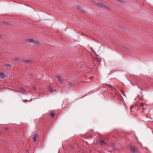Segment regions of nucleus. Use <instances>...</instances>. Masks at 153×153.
I'll return each instance as SVG.
<instances>
[{
    "label": "nucleus",
    "instance_id": "16",
    "mask_svg": "<svg viewBox=\"0 0 153 153\" xmlns=\"http://www.w3.org/2000/svg\"><path fill=\"white\" fill-rule=\"evenodd\" d=\"M27 100H23V101L24 102H27Z\"/></svg>",
    "mask_w": 153,
    "mask_h": 153
},
{
    "label": "nucleus",
    "instance_id": "7",
    "mask_svg": "<svg viewBox=\"0 0 153 153\" xmlns=\"http://www.w3.org/2000/svg\"><path fill=\"white\" fill-rule=\"evenodd\" d=\"M131 150L132 152H134L136 150V149L134 147H131Z\"/></svg>",
    "mask_w": 153,
    "mask_h": 153
},
{
    "label": "nucleus",
    "instance_id": "3",
    "mask_svg": "<svg viewBox=\"0 0 153 153\" xmlns=\"http://www.w3.org/2000/svg\"><path fill=\"white\" fill-rule=\"evenodd\" d=\"M56 77L58 79V81L59 82H60V83H62V81L60 76L59 75H57Z\"/></svg>",
    "mask_w": 153,
    "mask_h": 153
},
{
    "label": "nucleus",
    "instance_id": "6",
    "mask_svg": "<svg viewBox=\"0 0 153 153\" xmlns=\"http://www.w3.org/2000/svg\"><path fill=\"white\" fill-rule=\"evenodd\" d=\"M0 76H1L2 79L3 78L5 77L4 73L1 72H0Z\"/></svg>",
    "mask_w": 153,
    "mask_h": 153
},
{
    "label": "nucleus",
    "instance_id": "15",
    "mask_svg": "<svg viewBox=\"0 0 153 153\" xmlns=\"http://www.w3.org/2000/svg\"><path fill=\"white\" fill-rule=\"evenodd\" d=\"M22 91H23L24 92H26V90L24 89H23L22 90Z\"/></svg>",
    "mask_w": 153,
    "mask_h": 153
},
{
    "label": "nucleus",
    "instance_id": "13",
    "mask_svg": "<svg viewBox=\"0 0 153 153\" xmlns=\"http://www.w3.org/2000/svg\"><path fill=\"white\" fill-rule=\"evenodd\" d=\"M68 85L69 86L71 87L73 85V84L71 83V82H68Z\"/></svg>",
    "mask_w": 153,
    "mask_h": 153
},
{
    "label": "nucleus",
    "instance_id": "18",
    "mask_svg": "<svg viewBox=\"0 0 153 153\" xmlns=\"http://www.w3.org/2000/svg\"><path fill=\"white\" fill-rule=\"evenodd\" d=\"M1 55V54L0 53V56Z\"/></svg>",
    "mask_w": 153,
    "mask_h": 153
},
{
    "label": "nucleus",
    "instance_id": "5",
    "mask_svg": "<svg viewBox=\"0 0 153 153\" xmlns=\"http://www.w3.org/2000/svg\"><path fill=\"white\" fill-rule=\"evenodd\" d=\"M4 66L7 67L8 69L10 68L11 67V65L10 64H4Z\"/></svg>",
    "mask_w": 153,
    "mask_h": 153
},
{
    "label": "nucleus",
    "instance_id": "10",
    "mask_svg": "<svg viewBox=\"0 0 153 153\" xmlns=\"http://www.w3.org/2000/svg\"><path fill=\"white\" fill-rule=\"evenodd\" d=\"M48 89L51 92L53 91V88L51 86H49L48 87Z\"/></svg>",
    "mask_w": 153,
    "mask_h": 153
},
{
    "label": "nucleus",
    "instance_id": "17",
    "mask_svg": "<svg viewBox=\"0 0 153 153\" xmlns=\"http://www.w3.org/2000/svg\"><path fill=\"white\" fill-rule=\"evenodd\" d=\"M1 132L0 131V135H1Z\"/></svg>",
    "mask_w": 153,
    "mask_h": 153
},
{
    "label": "nucleus",
    "instance_id": "12",
    "mask_svg": "<svg viewBox=\"0 0 153 153\" xmlns=\"http://www.w3.org/2000/svg\"><path fill=\"white\" fill-rule=\"evenodd\" d=\"M100 142L102 144H104L105 145H106L107 144L105 143L104 141L101 140L100 141Z\"/></svg>",
    "mask_w": 153,
    "mask_h": 153
},
{
    "label": "nucleus",
    "instance_id": "8",
    "mask_svg": "<svg viewBox=\"0 0 153 153\" xmlns=\"http://www.w3.org/2000/svg\"><path fill=\"white\" fill-rule=\"evenodd\" d=\"M22 61L25 63H29L30 62V60H27L23 59Z\"/></svg>",
    "mask_w": 153,
    "mask_h": 153
},
{
    "label": "nucleus",
    "instance_id": "4",
    "mask_svg": "<svg viewBox=\"0 0 153 153\" xmlns=\"http://www.w3.org/2000/svg\"><path fill=\"white\" fill-rule=\"evenodd\" d=\"M140 109H142L143 110H145V109L146 108L144 105V104L143 103L141 104L140 105Z\"/></svg>",
    "mask_w": 153,
    "mask_h": 153
},
{
    "label": "nucleus",
    "instance_id": "9",
    "mask_svg": "<svg viewBox=\"0 0 153 153\" xmlns=\"http://www.w3.org/2000/svg\"><path fill=\"white\" fill-rule=\"evenodd\" d=\"M50 114L51 117H53L55 116V114L52 112H50Z\"/></svg>",
    "mask_w": 153,
    "mask_h": 153
},
{
    "label": "nucleus",
    "instance_id": "11",
    "mask_svg": "<svg viewBox=\"0 0 153 153\" xmlns=\"http://www.w3.org/2000/svg\"><path fill=\"white\" fill-rule=\"evenodd\" d=\"M108 86V90H110V89L111 88V86L110 85H107Z\"/></svg>",
    "mask_w": 153,
    "mask_h": 153
},
{
    "label": "nucleus",
    "instance_id": "1",
    "mask_svg": "<svg viewBox=\"0 0 153 153\" xmlns=\"http://www.w3.org/2000/svg\"><path fill=\"white\" fill-rule=\"evenodd\" d=\"M27 42L30 43H33L36 45H38L39 43L36 40H34L32 39H28L27 40Z\"/></svg>",
    "mask_w": 153,
    "mask_h": 153
},
{
    "label": "nucleus",
    "instance_id": "14",
    "mask_svg": "<svg viewBox=\"0 0 153 153\" xmlns=\"http://www.w3.org/2000/svg\"><path fill=\"white\" fill-rule=\"evenodd\" d=\"M19 59L18 58H16L13 59L14 61H17Z\"/></svg>",
    "mask_w": 153,
    "mask_h": 153
},
{
    "label": "nucleus",
    "instance_id": "2",
    "mask_svg": "<svg viewBox=\"0 0 153 153\" xmlns=\"http://www.w3.org/2000/svg\"><path fill=\"white\" fill-rule=\"evenodd\" d=\"M38 136V133H36L35 134L34 136L33 137V141L35 143L36 142V137Z\"/></svg>",
    "mask_w": 153,
    "mask_h": 153
}]
</instances>
